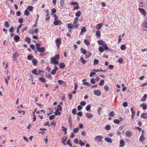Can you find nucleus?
Here are the masks:
<instances>
[{
    "label": "nucleus",
    "instance_id": "b1692460",
    "mask_svg": "<svg viewBox=\"0 0 147 147\" xmlns=\"http://www.w3.org/2000/svg\"><path fill=\"white\" fill-rule=\"evenodd\" d=\"M64 0H61L60 1V4L61 7L63 6L64 4Z\"/></svg>",
    "mask_w": 147,
    "mask_h": 147
},
{
    "label": "nucleus",
    "instance_id": "5701e85b",
    "mask_svg": "<svg viewBox=\"0 0 147 147\" xmlns=\"http://www.w3.org/2000/svg\"><path fill=\"white\" fill-rule=\"evenodd\" d=\"M81 14V12L80 11H79L75 13V15L77 17H80Z\"/></svg>",
    "mask_w": 147,
    "mask_h": 147
},
{
    "label": "nucleus",
    "instance_id": "c03bdc74",
    "mask_svg": "<svg viewBox=\"0 0 147 147\" xmlns=\"http://www.w3.org/2000/svg\"><path fill=\"white\" fill-rule=\"evenodd\" d=\"M96 74V73L95 72H92L90 73V77H92L93 76L95 75Z\"/></svg>",
    "mask_w": 147,
    "mask_h": 147
},
{
    "label": "nucleus",
    "instance_id": "864d4df0",
    "mask_svg": "<svg viewBox=\"0 0 147 147\" xmlns=\"http://www.w3.org/2000/svg\"><path fill=\"white\" fill-rule=\"evenodd\" d=\"M90 82L92 84H95L96 82L95 79L94 78L91 79L90 80Z\"/></svg>",
    "mask_w": 147,
    "mask_h": 147
},
{
    "label": "nucleus",
    "instance_id": "9d476101",
    "mask_svg": "<svg viewBox=\"0 0 147 147\" xmlns=\"http://www.w3.org/2000/svg\"><path fill=\"white\" fill-rule=\"evenodd\" d=\"M45 49L44 47H41L40 48L37 50L40 53H44L45 51Z\"/></svg>",
    "mask_w": 147,
    "mask_h": 147
},
{
    "label": "nucleus",
    "instance_id": "13d9d810",
    "mask_svg": "<svg viewBox=\"0 0 147 147\" xmlns=\"http://www.w3.org/2000/svg\"><path fill=\"white\" fill-rule=\"evenodd\" d=\"M114 122L116 124H118L119 123V120L118 119H115L114 121Z\"/></svg>",
    "mask_w": 147,
    "mask_h": 147
},
{
    "label": "nucleus",
    "instance_id": "e433bc0d",
    "mask_svg": "<svg viewBox=\"0 0 147 147\" xmlns=\"http://www.w3.org/2000/svg\"><path fill=\"white\" fill-rule=\"evenodd\" d=\"M79 18L78 17H76L74 19V22L73 23L74 24H76L77 23L78 21Z\"/></svg>",
    "mask_w": 147,
    "mask_h": 147
},
{
    "label": "nucleus",
    "instance_id": "052dcab7",
    "mask_svg": "<svg viewBox=\"0 0 147 147\" xmlns=\"http://www.w3.org/2000/svg\"><path fill=\"white\" fill-rule=\"evenodd\" d=\"M104 89H105V90L106 91H109V87H108V86H104Z\"/></svg>",
    "mask_w": 147,
    "mask_h": 147
},
{
    "label": "nucleus",
    "instance_id": "6e6552de",
    "mask_svg": "<svg viewBox=\"0 0 147 147\" xmlns=\"http://www.w3.org/2000/svg\"><path fill=\"white\" fill-rule=\"evenodd\" d=\"M94 94L98 96H100L101 95V92L100 90H96L94 92Z\"/></svg>",
    "mask_w": 147,
    "mask_h": 147
},
{
    "label": "nucleus",
    "instance_id": "6e6d98bb",
    "mask_svg": "<svg viewBox=\"0 0 147 147\" xmlns=\"http://www.w3.org/2000/svg\"><path fill=\"white\" fill-rule=\"evenodd\" d=\"M79 144L81 146H84L85 145L84 143L81 140H80Z\"/></svg>",
    "mask_w": 147,
    "mask_h": 147
},
{
    "label": "nucleus",
    "instance_id": "f704fd0d",
    "mask_svg": "<svg viewBox=\"0 0 147 147\" xmlns=\"http://www.w3.org/2000/svg\"><path fill=\"white\" fill-rule=\"evenodd\" d=\"M81 51H82V52L83 54L85 55L86 53L87 52H86V49H83V48H81Z\"/></svg>",
    "mask_w": 147,
    "mask_h": 147
},
{
    "label": "nucleus",
    "instance_id": "79ce46f5",
    "mask_svg": "<svg viewBox=\"0 0 147 147\" xmlns=\"http://www.w3.org/2000/svg\"><path fill=\"white\" fill-rule=\"evenodd\" d=\"M71 5H79V3L77 2H72L71 3Z\"/></svg>",
    "mask_w": 147,
    "mask_h": 147
},
{
    "label": "nucleus",
    "instance_id": "bf43d9fd",
    "mask_svg": "<svg viewBox=\"0 0 147 147\" xmlns=\"http://www.w3.org/2000/svg\"><path fill=\"white\" fill-rule=\"evenodd\" d=\"M72 113L74 115H76V109H74L72 110Z\"/></svg>",
    "mask_w": 147,
    "mask_h": 147
},
{
    "label": "nucleus",
    "instance_id": "f257e3e1",
    "mask_svg": "<svg viewBox=\"0 0 147 147\" xmlns=\"http://www.w3.org/2000/svg\"><path fill=\"white\" fill-rule=\"evenodd\" d=\"M98 44L104 47H103L102 46H99L98 48V50L100 53L103 52L104 50L107 51L109 49V48L107 45L102 40H98L97 41Z\"/></svg>",
    "mask_w": 147,
    "mask_h": 147
},
{
    "label": "nucleus",
    "instance_id": "6ab92c4d",
    "mask_svg": "<svg viewBox=\"0 0 147 147\" xmlns=\"http://www.w3.org/2000/svg\"><path fill=\"white\" fill-rule=\"evenodd\" d=\"M103 25L102 23H99L97 24V29L98 30H100L102 27Z\"/></svg>",
    "mask_w": 147,
    "mask_h": 147
},
{
    "label": "nucleus",
    "instance_id": "ea45409f",
    "mask_svg": "<svg viewBox=\"0 0 147 147\" xmlns=\"http://www.w3.org/2000/svg\"><path fill=\"white\" fill-rule=\"evenodd\" d=\"M36 48L37 50L38 49L40 48V47L41 46V45L38 43H37L36 44Z\"/></svg>",
    "mask_w": 147,
    "mask_h": 147
},
{
    "label": "nucleus",
    "instance_id": "c9c22d12",
    "mask_svg": "<svg viewBox=\"0 0 147 147\" xmlns=\"http://www.w3.org/2000/svg\"><path fill=\"white\" fill-rule=\"evenodd\" d=\"M96 35L98 37L100 36L101 34L100 31H96Z\"/></svg>",
    "mask_w": 147,
    "mask_h": 147
},
{
    "label": "nucleus",
    "instance_id": "a18cd8bd",
    "mask_svg": "<svg viewBox=\"0 0 147 147\" xmlns=\"http://www.w3.org/2000/svg\"><path fill=\"white\" fill-rule=\"evenodd\" d=\"M91 108V106L90 105H87L86 108V110L87 111H89Z\"/></svg>",
    "mask_w": 147,
    "mask_h": 147
},
{
    "label": "nucleus",
    "instance_id": "69168bd1",
    "mask_svg": "<svg viewBox=\"0 0 147 147\" xmlns=\"http://www.w3.org/2000/svg\"><path fill=\"white\" fill-rule=\"evenodd\" d=\"M76 6V7L73 6V7H74L73 10H75L76 9H79V5H77Z\"/></svg>",
    "mask_w": 147,
    "mask_h": 147
},
{
    "label": "nucleus",
    "instance_id": "72a5a7b5",
    "mask_svg": "<svg viewBox=\"0 0 147 147\" xmlns=\"http://www.w3.org/2000/svg\"><path fill=\"white\" fill-rule=\"evenodd\" d=\"M55 115H60L61 113L60 112L58 111L57 110H56V111L54 112Z\"/></svg>",
    "mask_w": 147,
    "mask_h": 147
},
{
    "label": "nucleus",
    "instance_id": "a211bd4d",
    "mask_svg": "<svg viewBox=\"0 0 147 147\" xmlns=\"http://www.w3.org/2000/svg\"><path fill=\"white\" fill-rule=\"evenodd\" d=\"M84 43L87 46H89L90 44V42L87 39H85L84 40Z\"/></svg>",
    "mask_w": 147,
    "mask_h": 147
},
{
    "label": "nucleus",
    "instance_id": "473e14b6",
    "mask_svg": "<svg viewBox=\"0 0 147 147\" xmlns=\"http://www.w3.org/2000/svg\"><path fill=\"white\" fill-rule=\"evenodd\" d=\"M4 26L5 27L8 28L9 27V24L8 22L6 21L5 22L4 24Z\"/></svg>",
    "mask_w": 147,
    "mask_h": 147
},
{
    "label": "nucleus",
    "instance_id": "58836bf2",
    "mask_svg": "<svg viewBox=\"0 0 147 147\" xmlns=\"http://www.w3.org/2000/svg\"><path fill=\"white\" fill-rule=\"evenodd\" d=\"M147 98V95L146 94H145L143 97V98L142 99V101H145L146 100V98Z\"/></svg>",
    "mask_w": 147,
    "mask_h": 147
},
{
    "label": "nucleus",
    "instance_id": "de8ad7c7",
    "mask_svg": "<svg viewBox=\"0 0 147 147\" xmlns=\"http://www.w3.org/2000/svg\"><path fill=\"white\" fill-rule=\"evenodd\" d=\"M24 14L26 16H28L30 15V12L27 10H26L24 13Z\"/></svg>",
    "mask_w": 147,
    "mask_h": 147
},
{
    "label": "nucleus",
    "instance_id": "8fccbe9b",
    "mask_svg": "<svg viewBox=\"0 0 147 147\" xmlns=\"http://www.w3.org/2000/svg\"><path fill=\"white\" fill-rule=\"evenodd\" d=\"M55 118V115H51L49 117V119H50V120H52L53 119H54Z\"/></svg>",
    "mask_w": 147,
    "mask_h": 147
},
{
    "label": "nucleus",
    "instance_id": "f03ea898",
    "mask_svg": "<svg viewBox=\"0 0 147 147\" xmlns=\"http://www.w3.org/2000/svg\"><path fill=\"white\" fill-rule=\"evenodd\" d=\"M59 59V54H56L54 57L51 58V63L52 62L54 65H58L59 64V62L58 61H57V60H58Z\"/></svg>",
    "mask_w": 147,
    "mask_h": 147
},
{
    "label": "nucleus",
    "instance_id": "412c9836",
    "mask_svg": "<svg viewBox=\"0 0 147 147\" xmlns=\"http://www.w3.org/2000/svg\"><path fill=\"white\" fill-rule=\"evenodd\" d=\"M32 62L34 66L36 65L38 63L36 59H33L32 60Z\"/></svg>",
    "mask_w": 147,
    "mask_h": 147
},
{
    "label": "nucleus",
    "instance_id": "c85d7f7f",
    "mask_svg": "<svg viewBox=\"0 0 147 147\" xmlns=\"http://www.w3.org/2000/svg\"><path fill=\"white\" fill-rule=\"evenodd\" d=\"M99 62V61L98 60V59H94V62L93 63V64L94 65H97L98 64Z\"/></svg>",
    "mask_w": 147,
    "mask_h": 147
},
{
    "label": "nucleus",
    "instance_id": "37998d69",
    "mask_svg": "<svg viewBox=\"0 0 147 147\" xmlns=\"http://www.w3.org/2000/svg\"><path fill=\"white\" fill-rule=\"evenodd\" d=\"M104 83V81L103 80H102L100 81L99 84L100 86H102Z\"/></svg>",
    "mask_w": 147,
    "mask_h": 147
},
{
    "label": "nucleus",
    "instance_id": "774afa93",
    "mask_svg": "<svg viewBox=\"0 0 147 147\" xmlns=\"http://www.w3.org/2000/svg\"><path fill=\"white\" fill-rule=\"evenodd\" d=\"M82 107L80 105H78V111H80L82 109Z\"/></svg>",
    "mask_w": 147,
    "mask_h": 147
},
{
    "label": "nucleus",
    "instance_id": "0eeeda50",
    "mask_svg": "<svg viewBox=\"0 0 147 147\" xmlns=\"http://www.w3.org/2000/svg\"><path fill=\"white\" fill-rule=\"evenodd\" d=\"M86 117L87 118L89 119L93 117V115L90 113H87L85 114Z\"/></svg>",
    "mask_w": 147,
    "mask_h": 147
},
{
    "label": "nucleus",
    "instance_id": "423d86ee",
    "mask_svg": "<svg viewBox=\"0 0 147 147\" xmlns=\"http://www.w3.org/2000/svg\"><path fill=\"white\" fill-rule=\"evenodd\" d=\"M138 10L140 11L144 16L146 17V13L144 9L142 8H139Z\"/></svg>",
    "mask_w": 147,
    "mask_h": 147
},
{
    "label": "nucleus",
    "instance_id": "f8f14e48",
    "mask_svg": "<svg viewBox=\"0 0 147 147\" xmlns=\"http://www.w3.org/2000/svg\"><path fill=\"white\" fill-rule=\"evenodd\" d=\"M125 134L127 136L130 137L131 136L132 133L129 131H127L126 132Z\"/></svg>",
    "mask_w": 147,
    "mask_h": 147
},
{
    "label": "nucleus",
    "instance_id": "39448f33",
    "mask_svg": "<svg viewBox=\"0 0 147 147\" xmlns=\"http://www.w3.org/2000/svg\"><path fill=\"white\" fill-rule=\"evenodd\" d=\"M61 22L59 20H55L53 22V24L55 26L59 25L61 24Z\"/></svg>",
    "mask_w": 147,
    "mask_h": 147
},
{
    "label": "nucleus",
    "instance_id": "680f3d73",
    "mask_svg": "<svg viewBox=\"0 0 147 147\" xmlns=\"http://www.w3.org/2000/svg\"><path fill=\"white\" fill-rule=\"evenodd\" d=\"M111 129V127L109 125H107L105 127V129L107 130H109Z\"/></svg>",
    "mask_w": 147,
    "mask_h": 147
},
{
    "label": "nucleus",
    "instance_id": "2eb2a0df",
    "mask_svg": "<svg viewBox=\"0 0 147 147\" xmlns=\"http://www.w3.org/2000/svg\"><path fill=\"white\" fill-rule=\"evenodd\" d=\"M125 145V142L123 140H120V147H123Z\"/></svg>",
    "mask_w": 147,
    "mask_h": 147
},
{
    "label": "nucleus",
    "instance_id": "393cba45",
    "mask_svg": "<svg viewBox=\"0 0 147 147\" xmlns=\"http://www.w3.org/2000/svg\"><path fill=\"white\" fill-rule=\"evenodd\" d=\"M32 73L36 75H37L39 74L37 73V70L36 69H34L32 71Z\"/></svg>",
    "mask_w": 147,
    "mask_h": 147
},
{
    "label": "nucleus",
    "instance_id": "7c9ffc66",
    "mask_svg": "<svg viewBox=\"0 0 147 147\" xmlns=\"http://www.w3.org/2000/svg\"><path fill=\"white\" fill-rule=\"evenodd\" d=\"M27 9L30 11L32 12L33 9V7L31 6H29L27 7Z\"/></svg>",
    "mask_w": 147,
    "mask_h": 147
},
{
    "label": "nucleus",
    "instance_id": "a19ab883",
    "mask_svg": "<svg viewBox=\"0 0 147 147\" xmlns=\"http://www.w3.org/2000/svg\"><path fill=\"white\" fill-rule=\"evenodd\" d=\"M67 139V138L66 137L62 141V143L64 145H66V144L65 143V142L66 141Z\"/></svg>",
    "mask_w": 147,
    "mask_h": 147
},
{
    "label": "nucleus",
    "instance_id": "7ed1b4c3",
    "mask_svg": "<svg viewBox=\"0 0 147 147\" xmlns=\"http://www.w3.org/2000/svg\"><path fill=\"white\" fill-rule=\"evenodd\" d=\"M55 43L57 47V49H59L61 43V39L57 38L55 40Z\"/></svg>",
    "mask_w": 147,
    "mask_h": 147
},
{
    "label": "nucleus",
    "instance_id": "ddd939ff",
    "mask_svg": "<svg viewBox=\"0 0 147 147\" xmlns=\"http://www.w3.org/2000/svg\"><path fill=\"white\" fill-rule=\"evenodd\" d=\"M59 66L61 69H63L65 67V65L63 63H60Z\"/></svg>",
    "mask_w": 147,
    "mask_h": 147
},
{
    "label": "nucleus",
    "instance_id": "09e8293b",
    "mask_svg": "<svg viewBox=\"0 0 147 147\" xmlns=\"http://www.w3.org/2000/svg\"><path fill=\"white\" fill-rule=\"evenodd\" d=\"M86 102L84 101H82L80 102V105L82 106H84L86 104Z\"/></svg>",
    "mask_w": 147,
    "mask_h": 147
},
{
    "label": "nucleus",
    "instance_id": "338daca9",
    "mask_svg": "<svg viewBox=\"0 0 147 147\" xmlns=\"http://www.w3.org/2000/svg\"><path fill=\"white\" fill-rule=\"evenodd\" d=\"M73 29L74 28H77L79 27V25L78 24H74V25L73 24Z\"/></svg>",
    "mask_w": 147,
    "mask_h": 147
},
{
    "label": "nucleus",
    "instance_id": "4468645a",
    "mask_svg": "<svg viewBox=\"0 0 147 147\" xmlns=\"http://www.w3.org/2000/svg\"><path fill=\"white\" fill-rule=\"evenodd\" d=\"M19 54L18 53H15L14 54H13V58H14V60H16L17 57H18Z\"/></svg>",
    "mask_w": 147,
    "mask_h": 147
},
{
    "label": "nucleus",
    "instance_id": "4d7b16f0",
    "mask_svg": "<svg viewBox=\"0 0 147 147\" xmlns=\"http://www.w3.org/2000/svg\"><path fill=\"white\" fill-rule=\"evenodd\" d=\"M79 131V129L78 127H76V128L73 129L74 132L75 133H77Z\"/></svg>",
    "mask_w": 147,
    "mask_h": 147
},
{
    "label": "nucleus",
    "instance_id": "9b49d317",
    "mask_svg": "<svg viewBox=\"0 0 147 147\" xmlns=\"http://www.w3.org/2000/svg\"><path fill=\"white\" fill-rule=\"evenodd\" d=\"M86 31V29L85 27L83 26L81 29V32L80 33V35L82 34L84 32H85Z\"/></svg>",
    "mask_w": 147,
    "mask_h": 147
},
{
    "label": "nucleus",
    "instance_id": "c756f323",
    "mask_svg": "<svg viewBox=\"0 0 147 147\" xmlns=\"http://www.w3.org/2000/svg\"><path fill=\"white\" fill-rule=\"evenodd\" d=\"M67 25L68 28L70 29L73 28V24L72 25L70 23H69L67 24Z\"/></svg>",
    "mask_w": 147,
    "mask_h": 147
},
{
    "label": "nucleus",
    "instance_id": "bb28decb",
    "mask_svg": "<svg viewBox=\"0 0 147 147\" xmlns=\"http://www.w3.org/2000/svg\"><path fill=\"white\" fill-rule=\"evenodd\" d=\"M38 79L43 83L46 82V79L44 78L39 77Z\"/></svg>",
    "mask_w": 147,
    "mask_h": 147
},
{
    "label": "nucleus",
    "instance_id": "2f4dec72",
    "mask_svg": "<svg viewBox=\"0 0 147 147\" xmlns=\"http://www.w3.org/2000/svg\"><path fill=\"white\" fill-rule=\"evenodd\" d=\"M34 58V57L33 55H28L27 57V59L28 60H31Z\"/></svg>",
    "mask_w": 147,
    "mask_h": 147
},
{
    "label": "nucleus",
    "instance_id": "49530a36",
    "mask_svg": "<svg viewBox=\"0 0 147 147\" xmlns=\"http://www.w3.org/2000/svg\"><path fill=\"white\" fill-rule=\"evenodd\" d=\"M121 49L122 50H124L126 49V47L124 45H121Z\"/></svg>",
    "mask_w": 147,
    "mask_h": 147
},
{
    "label": "nucleus",
    "instance_id": "dca6fc26",
    "mask_svg": "<svg viewBox=\"0 0 147 147\" xmlns=\"http://www.w3.org/2000/svg\"><path fill=\"white\" fill-rule=\"evenodd\" d=\"M25 41L27 42L28 44H30L31 42L30 38L29 37H26L25 39Z\"/></svg>",
    "mask_w": 147,
    "mask_h": 147
},
{
    "label": "nucleus",
    "instance_id": "cd10ccee",
    "mask_svg": "<svg viewBox=\"0 0 147 147\" xmlns=\"http://www.w3.org/2000/svg\"><path fill=\"white\" fill-rule=\"evenodd\" d=\"M143 109L145 110L147 108V105L146 104L143 103L141 104Z\"/></svg>",
    "mask_w": 147,
    "mask_h": 147
},
{
    "label": "nucleus",
    "instance_id": "aec40b11",
    "mask_svg": "<svg viewBox=\"0 0 147 147\" xmlns=\"http://www.w3.org/2000/svg\"><path fill=\"white\" fill-rule=\"evenodd\" d=\"M142 26L145 28L147 29V22L146 21H144L142 24Z\"/></svg>",
    "mask_w": 147,
    "mask_h": 147
},
{
    "label": "nucleus",
    "instance_id": "603ef678",
    "mask_svg": "<svg viewBox=\"0 0 147 147\" xmlns=\"http://www.w3.org/2000/svg\"><path fill=\"white\" fill-rule=\"evenodd\" d=\"M56 123V122L55 121L52 122L51 123V125L53 126V128H54L55 127Z\"/></svg>",
    "mask_w": 147,
    "mask_h": 147
},
{
    "label": "nucleus",
    "instance_id": "e2e57ef3",
    "mask_svg": "<svg viewBox=\"0 0 147 147\" xmlns=\"http://www.w3.org/2000/svg\"><path fill=\"white\" fill-rule=\"evenodd\" d=\"M56 73V71L55 69H53L51 72V73L52 75H54Z\"/></svg>",
    "mask_w": 147,
    "mask_h": 147
},
{
    "label": "nucleus",
    "instance_id": "1a4fd4ad",
    "mask_svg": "<svg viewBox=\"0 0 147 147\" xmlns=\"http://www.w3.org/2000/svg\"><path fill=\"white\" fill-rule=\"evenodd\" d=\"M20 37L17 35H15L13 39L15 41L17 42L20 40Z\"/></svg>",
    "mask_w": 147,
    "mask_h": 147
},
{
    "label": "nucleus",
    "instance_id": "f3484780",
    "mask_svg": "<svg viewBox=\"0 0 147 147\" xmlns=\"http://www.w3.org/2000/svg\"><path fill=\"white\" fill-rule=\"evenodd\" d=\"M80 60L82 64H85L87 62L85 60L83 57H80Z\"/></svg>",
    "mask_w": 147,
    "mask_h": 147
},
{
    "label": "nucleus",
    "instance_id": "5fc2aeb1",
    "mask_svg": "<svg viewBox=\"0 0 147 147\" xmlns=\"http://www.w3.org/2000/svg\"><path fill=\"white\" fill-rule=\"evenodd\" d=\"M14 28L13 26L10 27L9 30V31L10 32H13Z\"/></svg>",
    "mask_w": 147,
    "mask_h": 147
},
{
    "label": "nucleus",
    "instance_id": "4be33fe9",
    "mask_svg": "<svg viewBox=\"0 0 147 147\" xmlns=\"http://www.w3.org/2000/svg\"><path fill=\"white\" fill-rule=\"evenodd\" d=\"M145 138L143 135H142L139 138V140L142 142L145 140Z\"/></svg>",
    "mask_w": 147,
    "mask_h": 147
},
{
    "label": "nucleus",
    "instance_id": "0e129e2a",
    "mask_svg": "<svg viewBox=\"0 0 147 147\" xmlns=\"http://www.w3.org/2000/svg\"><path fill=\"white\" fill-rule=\"evenodd\" d=\"M28 28V27H24L22 30L21 31L22 32H23L24 31L26 30Z\"/></svg>",
    "mask_w": 147,
    "mask_h": 147
},
{
    "label": "nucleus",
    "instance_id": "4c0bfd02",
    "mask_svg": "<svg viewBox=\"0 0 147 147\" xmlns=\"http://www.w3.org/2000/svg\"><path fill=\"white\" fill-rule=\"evenodd\" d=\"M57 109H56L57 110H59V111H61L62 109L61 106L59 105H58L57 106Z\"/></svg>",
    "mask_w": 147,
    "mask_h": 147
},
{
    "label": "nucleus",
    "instance_id": "3c124183",
    "mask_svg": "<svg viewBox=\"0 0 147 147\" xmlns=\"http://www.w3.org/2000/svg\"><path fill=\"white\" fill-rule=\"evenodd\" d=\"M86 80H87L86 79H84V80H83L82 82H83L84 84V85L87 86L88 82H86Z\"/></svg>",
    "mask_w": 147,
    "mask_h": 147
},
{
    "label": "nucleus",
    "instance_id": "a878e982",
    "mask_svg": "<svg viewBox=\"0 0 147 147\" xmlns=\"http://www.w3.org/2000/svg\"><path fill=\"white\" fill-rule=\"evenodd\" d=\"M105 141L111 143L112 142V141L111 139L110 138H105Z\"/></svg>",
    "mask_w": 147,
    "mask_h": 147
},
{
    "label": "nucleus",
    "instance_id": "20e7f679",
    "mask_svg": "<svg viewBox=\"0 0 147 147\" xmlns=\"http://www.w3.org/2000/svg\"><path fill=\"white\" fill-rule=\"evenodd\" d=\"M103 137L101 135L98 136H96L94 138L95 140L98 142H102V140Z\"/></svg>",
    "mask_w": 147,
    "mask_h": 147
}]
</instances>
